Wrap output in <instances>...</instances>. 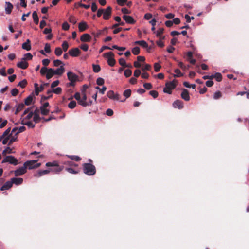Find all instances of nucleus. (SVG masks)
<instances>
[{
	"label": "nucleus",
	"mask_w": 249,
	"mask_h": 249,
	"mask_svg": "<svg viewBox=\"0 0 249 249\" xmlns=\"http://www.w3.org/2000/svg\"><path fill=\"white\" fill-rule=\"evenodd\" d=\"M83 172L89 176H92L96 173L95 167L89 163H84L83 165Z\"/></svg>",
	"instance_id": "obj_1"
},
{
	"label": "nucleus",
	"mask_w": 249,
	"mask_h": 249,
	"mask_svg": "<svg viewBox=\"0 0 249 249\" xmlns=\"http://www.w3.org/2000/svg\"><path fill=\"white\" fill-rule=\"evenodd\" d=\"M103 55L107 59V63L109 66H113L115 65L116 61L114 58V54L111 52L105 53Z\"/></svg>",
	"instance_id": "obj_2"
},
{
	"label": "nucleus",
	"mask_w": 249,
	"mask_h": 249,
	"mask_svg": "<svg viewBox=\"0 0 249 249\" xmlns=\"http://www.w3.org/2000/svg\"><path fill=\"white\" fill-rule=\"evenodd\" d=\"M37 160H28L24 162V165L26 168L29 169H32L39 167L41 165L40 163H36Z\"/></svg>",
	"instance_id": "obj_3"
},
{
	"label": "nucleus",
	"mask_w": 249,
	"mask_h": 249,
	"mask_svg": "<svg viewBox=\"0 0 249 249\" xmlns=\"http://www.w3.org/2000/svg\"><path fill=\"white\" fill-rule=\"evenodd\" d=\"M175 82V80L167 82L165 84V87L163 89L164 92L169 94H171V90L173 89L176 86Z\"/></svg>",
	"instance_id": "obj_4"
},
{
	"label": "nucleus",
	"mask_w": 249,
	"mask_h": 249,
	"mask_svg": "<svg viewBox=\"0 0 249 249\" xmlns=\"http://www.w3.org/2000/svg\"><path fill=\"white\" fill-rule=\"evenodd\" d=\"M9 162V163L16 165L18 163V160L13 156H7L3 160L2 163Z\"/></svg>",
	"instance_id": "obj_5"
},
{
	"label": "nucleus",
	"mask_w": 249,
	"mask_h": 249,
	"mask_svg": "<svg viewBox=\"0 0 249 249\" xmlns=\"http://www.w3.org/2000/svg\"><path fill=\"white\" fill-rule=\"evenodd\" d=\"M67 76L68 79L71 82L69 83V85L72 86H74V83L75 82L78 80V76L76 74L71 71H69L67 73Z\"/></svg>",
	"instance_id": "obj_6"
},
{
	"label": "nucleus",
	"mask_w": 249,
	"mask_h": 249,
	"mask_svg": "<svg viewBox=\"0 0 249 249\" xmlns=\"http://www.w3.org/2000/svg\"><path fill=\"white\" fill-rule=\"evenodd\" d=\"M112 8L110 6H108L106 10L104 9L103 18L105 20L108 19L111 15Z\"/></svg>",
	"instance_id": "obj_7"
},
{
	"label": "nucleus",
	"mask_w": 249,
	"mask_h": 249,
	"mask_svg": "<svg viewBox=\"0 0 249 249\" xmlns=\"http://www.w3.org/2000/svg\"><path fill=\"white\" fill-rule=\"evenodd\" d=\"M33 113V120L36 123H38L42 118L39 116V110L38 108H36Z\"/></svg>",
	"instance_id": "obj_8"
},
{
	"label": "nucleus",
	"mask_w": 249,
	"mask_h": 249,
	"mask_svg": "<svg viewBox=\"0 0 249 249\" xmlns=\"http://www.w3.org/2000/svg\"><path fill=\"white\" fill-rule=\"evenodd\" d=\"M26 167L23 165V166L21 167L17 170L14 171V174L16 176H18L23 175L26 172Z\"/></svg>",
	"instance_id": "obj_9"
},
{
	"label": "nucleus",
	"mask_w": 249,
	"mask_h": 249,
	"mask_svg": "<svg viewBox=\"0 0 249 249\" xmlns=\"http://www.w3.org/2000/svg\"><path fill=\"white\" fill-rule=\"evenodd\" d=\"M87 99V97L86 94V93L83 91H82L81 96V100L80 101V105L83 107H86L88 105L87 104L86 100Z\"/></svg>",
	"instance_id": "obj_10"
},
{
	"label": "nucleus",
	"mask_w": 249,
	"mask_h": 249,
	"mask_svg": "<svg viewBox=\"0 0 249 249\" xmlns=\"http://www.w3.org/2000/svg\"><path fill=\"white\" fill-rule=\"evenodd\" d=\"M80 53V51L78 48H74L69 51V53L72 57L78 56Z\"/></svg>",
	"instance_id": "obj_11"
},
{
	"label": "nucleus",
	"mask_w": 249,
	"mask_h": 249,
	"mask_svg": "<svg viewBox=\"0 0 249 249\" xmlns=\"http://www.w3.org/2000/svg\"><path fill=\"white\" fill-rule=\"evenodd\" d=\"M12 184H14L16 185H19L22 183L23 178H21L13 177L11 178Z\"/></svg>",
	"instance_id": "obj_12"
},
{
	"label": "nucleus",
	"mask_w": 249,
	"mask_h": 249,
	"mask_svg": "<svg viewBox=\"0 0 249 249\" xmlns=\"http://www.w3.org/2000/svg\"><path fill=\"white\" fill-rule=\"evenodd\" d=\"M17 66L18 67L22 69H25L28 67V63L26 61V60H22V58L21 61L17 64Z\"/></svg>",
	"instance_id": "obj_13"
},
{
	"label": "nucleus",
	"mask_w": 249,
	"mask_h": 249,
	"mask_svg": "<svg viewBox=\"0 0 249 249\" xmlns=\"http://www.w3.org/2000/svg\"><path fill=\"white\" fill-rule=\"evenodd\" d=\"M173 107L174 108H177L180 109L183 107V103L181 101L177 100L173 102Z\"/></svg>",
	"instance_id": "obj_14"
},
{
	"label": "nucleus",
	"mask_w": 249,
	"mask_h": 249,
	"mask_svg": "<svg viewBox=\"0 0 249 249\" xmlns=\"http://www.w3.org/2000/svg\"><path fill=\"white\" fill-rule=\"evenodd\" d=\"M107 97L111 99L118 100L119 99V95L115 94L112 90H109L107 92Z\"/></svg>",
	"instance_id": "obj_15"
},
{
	"label": "nucleus",
	"mask_w": 249,
	"mask_h": 249,
	"mask_svg": "<svg viewBox=\"0 0 249 249\" xmlns=\"http://www.w3.org/2000/svg\"><path fill=\"white\" fill-rule=\"evenodd\" d=\"M64 64L56 70L53 69V73L54 75H61L64 73Z\"/></svg>",
	"instance_id": "obj_16"
},
{
	"label": "nucleus",
	"mask_w": 249,
	"mask_h": 249,
	"mask_svg": "<svg viewBox=\"0 0 249 249\" xmlns=\"http://www.w3.org/2000/svg\"><path fill=\"white\" fill-rule=\"evenodd\" d=\"M181 98L186 101L190 100V96L188 90L186 89H183L181 94Z\"/></svg>",
	"instance_id": "obj_17"
},
{
	"label": "nucleus",
	"mask_w": 249,
	"mask_h": 249,
	"mask_svg": "<svg viewBox=\"0 0 249 249\" xmlns=\"http://www.w3.org/2000/svg\"><path fill=\"white\" fill-rule=\"evenodd\" d=\"M12 182L11 180L10 181H6L3 186L0 188L1 191L7 190L10 189L12 186Z\"/></svg>",
	"instance_id": "obj_18"
},
{
	"label": "nucleus",
	"mask_w": 249,
	"mask_h": 249,
	"mask_svg": "<svg viewBox=\"0 0 249 249\" xmlns=\"http://www.w3.org/2000/svg\"><path fill=\"white\" fill-rule=\"evenodd\" d=\"M22 48L26 51H30L31 49L30 40L29 39H27L26 41L22 44Z\"/></svg>",
	"instance_id": "obj_19"
},
{
	"label": "nucleus",
	"mask_w": 249,
	"mask_h": 249,
	"mask_svg": "<svg viewBox=\"0 0 249 249\" xmlns=\"http://www.w3.org/2000/svg\"><path fill=\"white\" fill-rule=\"evenodd\" d=\"M123 18L124 19L126 23L129 24H133L135 22V20L131 16L127 15H124Z\"/></svg>",
	"instance_id": "obj_20"
},
{
	"label": "nucleus",
	"mask_w": 249,
	"mask_h": 249,
	"mask_svg": "<svg viewBox=\"0 0 249 249\" xmlns=\"http://www.w3.org/2000/svg\"><path fill=\"white\" fill-rule=\"evenodd\" d=\"M5 4L6 5V6L5 7V12L7 14H10L11 13L12 10L13 8V6L9 2H6Z\"/></svg>",
	"instance_id": "obj_21"
},
{
	"label": "nucleus",
	"mask_w": 249,
	"mask_h": 249,
	"mask_svg": "<svg viewBox=\"0 0 249 249\" xmlns=\"http://www.w3.org/2000/svg\"><path fill=\"white\" fill-rule=\"evenodd\" d=\"M52 171H53L52 169L44 170H39L38 171L37 174L35 175V176L40 177L45 175H47L48 174Z\"/></svg>",
	"instance_id": "obj_22"
},
{
	"label": "nucleus",
	"mask_w": 249,
	"mask_h": 249,
	"mask_svg": "<svg viewBox=\"0 0 249 249\" xmlns=\"http://www.w3.org/2000/svg\"><path fill=\"white\" fill-rule=\"evenodd\" d=\"M34 87L35 89V93L36 95H37L39 92L42 91L44 89L43 85H41L39 87L37 83L34 84Z\"/></svg>",
	"instance_id": "obj_23"
},
{
	"label": "nucleus",
	"mask_w": 249,
	"mask_h": 249,
	"mask_svg": "<svg viewBox=\"0 0 249 249\" xmlns=\"http://www.w3.org/2000/svg\"><path fill=\"white\" fill-rule=\"evenodd\" d=\"M91 39L90 36L88 34H84L81 36V40L83 42L89 41Z\"/></svg>",
	"instance_id": "obj_24"
},
{
	"label": "nucleus",
	"mask_w": 249,
	"mask_h": 249,
	"mask_svg": "<svg viewBox=\"0 0 249 249\" xmlns=\"http://www.w3.org/2000/svg\"><path fill=\"white\" fill-rule=\"evenodd\" d=\"M88 28V25L85 22L82 21L79 23L78 28L80 32L85 31Z\"/></svg>",
	"instance_id": "obj_25"
},
{
	"label": "nucleus",
	"mask_w": 249,
	"mask_h": 249,
	"mask_svg": "<svg viewBox=\"0 0 249 249\" xmlns=\"http://www.w3.org/2000/svg\"><path fill=\"white\" fill-rule=\"evenodd\" d=\"M53 75H54L53 73V69L49 68L46 74V77L47 79H50L51 78Z\"/></svg>",
	"instance_id": "obj_26"
},
{
	"label": "nucleus",
	"mask_w": 249,
	"mask_h": 249,
	"mask_svg": "<svg viewBox=\"0 0 249 249\" xmlns=\"http://www.w3.org/2000/svg\"><path fill=\"white\" fill-rule=\"evenodd\" d=\"M163 28H160L156 32V36H158L160 38L164 39V36H161V35L163 34Z\"/></svg>",
	"instance_id": "obj_27"
},
{
	"label": "nucleus",
	"mask_w": 249,
	"mask_h": 249,
	"mask_svg": "<svg viewBox=\"0 0 249 249\" xmlns=\"http://www.w3.org/2000/svg\"><path fill=\"white\" fill-rule=\"evenodd\" d=\"M33 18L36 24H38L39 22V18L36 11L33 12L32 14Z\"/></svg>",
	"instance_id": "obj_28"
},
{
	"label": "nucleus",
	"mask_w": 249,
	"mask_h": 249,
	"mask_svg": "<svg viewBox=\"0 0 249 249\" xmlns=\"http://www.w3.org/2000/svg\"><path fill=\"white\" fill-rule=\"evenodd\" d=\"M135 43L136 44H139L144 48L148 47L147 43H146V41H145L144 40L136 41L135 42Z\"/></svg>",
	"instance_id": "obj_29"
},
{
	"label": "nucleus",
	"mask_w": 249,
	"mask_h": 249,
	"mask_svg": "<svg viewBox=\"0 0 249 249\" xmlns=\"http://www.w3.org/2000/svg\"><path fill=\"white\" fill-rule=\"evenodd\" d=\"M211 77H212L213 78H215L216 80L218 82L221 81L222 80V75L219 72H217L214 75H212Z\"/></svg>",
	"instance_id": "obj_30"
},
{
	"label": "nucleus",
	"mask_w": 249,
	"mask_h": 249,
	"mask_svg": "<svg viewBox=\"0 0 249 249\" xmlns=\"http://www.w3.org/2000/svg\"><path fill=\"white\" fill-rule=\"evenodd\" d=\"M24 107V104L23 103H21L18 104L17 107L15 111V114H17L18 112L20 111Z\"/></svg>",
	"instance_id": "obj_31"
},
{
	"label": "nucleus",
	"mask_w": 249,
	"mask_h": 249,
	"mask_svg": "<svg viewBox=\"0 0 249 249\" xmlns=\"http://www.w3.org/2000/svg\"><path fill=\"white\" fill-rule=\"evenodd\" d=\"M67 156L71 159V160L78 161L81 160V158L78 156L75 155H67Z\"/></svg>",
	"instance_id": "obj_32"
},
{
	"label": "nucleus",
	"mask_w": 249,
	"mask_h": 249,
	"mask_svg": "<svg viewBox=\"0 0 249 249\" xmlns=\"http://www.w3.org/2000/svg\"><path fill=\"white\" fill-rule=\"evenodd\" d=\"M33 100V96L31 95H29L27 98H26L25 100V104L26 105L29 106L30 105Z\"/></svg>",
	"instance_id": "obj_33"
},
{
	"label": "nucleus",
	"mask_w": 249,
	"mask_h": 249,
	"mask_svg": "<svg viewBox=\"0 0 249 249\" xmlns=\"http://www.w3.org/2000/svg\"><path fill=\"white\" fill-rule=\"evenodd\" d=\"M33 56L31 53H28L24 55L22 57V60H31L32 59Z\"/></svg>",
	"instance_id": "obj_34"
},
{
	"label": "nucleus",
	"mask_w": 249,
	"mask_h": 249,
	"mask_svg": "<svg viewBox=\"0 0 249 249\" xmlns=\"http://www.w3.org/2000/svg\"><path fill=\"white\" fill-rule=\"evenodd\" d=\"M63 164L65 165H68L70 167L77 166V165L76 163L71 161H64Z\"/></svg>",
	"instance_id": "obj_35"
},
{
	"label": "nucleus",
	"mask_w": 249,
	"mask_h": 249,
	"mask_svg": "<svg viewBox=\"0 0 249 249\" xmlns=\"http://www.w3.org/2000/svg\"><path fill=\"white\" fill-rule=\"evenodd\" d=\"M46 166L47 167H58V163L57 161H54L53 162H47L46 163Z\"/></svg>",
	"instance_id": "obj_36"
},
{
	"label": "nucleus",
	"mask_w": 249,
	"mask_h": 249,
	"mask_svg": "<svg viewBox=\"0 0 249 249\" xmlns=\"http://www.w3.org/2000/svg\"><path fill=\"white\" fill-rule=\"evenodd\" d=\"M93 70L94 72L97 73L101 70L100 66L99 65L92 64Z\"/></svg>",
	"instance_id": "obj_37"
},
{
	"label": "nucleus",
	"mask_w": 249,
	"mask_h": 249,
	"mask_svg": "<svg viewBox=\"0 0 249 249\" xmlns=\"http://www.w3.org/2000/svg\"><path fill=\"white\" fill-rule=\"evenodd\" d=\"M175 74L173 75L174 77H179L183 76V74L181 72L180 70L178 69H177L175 70Z\"/></svg>",
	"instance_id": "obj_38"
},
{
	"label": "nucleus",
	"mask_w": 249,
	"mask_h": 249,
	"mask_svg": "<svg viewBox=\"0 0 249 249\" xmlns=\"http://www.w3.org/2000/svg\"><path fill=\"white\" fill-rule=\"evenodd\" d=\"M65 170L67 171L70 174H76L78 173V171L74 170L73 168L71 167H66L65 168Z\"/></svg>",
	"instance_id": "obj_39"
},
{
	"label": "nucleus",
	"mask_w": 249,
	"mask_h": 249,
	"mask_svg": "<svg viewBox=\"0 0 249 249\" xmlns=\"http://www.w3.org/2000/svg\"><path fill=\"white\" fill-rule=\"evenodd\" d=\"M221 96H222L221 93L220 91H217L214 93V94L213 95V98L214 99L217 100V99H218L220 98H221Z\"/></svg>",
	"instance_id": "obj_40"
},
{
	"label": "nucleus",
	"mask_w": 249,
	"mask_h": 249,
	"mask_svg": "<svg viewBox=\"0 0 249 249\" xmlns=\"http://www.w3.org/2000/svg\"><path fill=\"white\" fill-rule=\"evenodd\" d=\"M131 94V90L129 89H126L124 91L123 95L126 98L129 97Z\"/></svg>",
	"instance_id": "obj_41"
},
{
	"label": "nucleus",
	"mask_w": 249,
	"mask_h": 249,
	"mask_svg": "<svg viewBox=\"0 0 249 249\" xmlns=\"http://www.w3.org/2000/svg\"><path fill=\"white\" fill-rule=\"evenodd\" d=\"M62 50L61 48L60 47H57L55 48V54L57 55V56H60L62 54Z\"/></svg>",
	"instance_id": "obj_42"
},
{
	"label": "nucleus",
	"mask_w": 249,
	"mask_h": 249,
	"mask_svg": "<svg viewBox=\"0 0 249 249\" xmlns=\"http://www.w3.org/2000/svg\"><path fill=\"white\" fill-rule=\"evenodd\" d=\"M63 167H60L58 166V167H56V168L52 169L53 171L51 172H54L56 174H58L63 170Z\"/></svg>",
	"instance_id": "obj_43"
},
{
	"label": "nucleus",
	"mask_w": 249,
	"mask_h": 249,
	"mask_svg": "<svg viewBox=\"0 0 249 249\" xmlns=\"http://www.w3.org/2000/svg\"><path fill=\"white\" fill-rule=\"evenodd\" d=\"M27 83V81L25 79H24L20 82H19L18 86L22 88H23L25 87Z\"/></svg>",
	"instance_id": "obj_44"
},
{
	"label": "nucleus",
	"mask_w": 249,
	"mask_h": 249,
	"mask_svg": "<svg viewBox=\"0 0 249 249\" xmlns=\"http://www.w3.org/2000/svg\"><path fill=\"white\" fill-rule=\"evenodd\" d=\"M10 131H11V129L10 128H8V129H7L3 133L2 135L3 136H4V137H7V136H9V138L10 137V136L12 135V133H11L10 134Z\"/></svg>",
	"instance_id": "obj_45"
},
{
	"label": "nucleus",
	"mask_w": 249,
	"mask_h": 249,
	"mask_svg": "<svg viewBox=\"0 0 249 249\" xmlns=\"http://www.w3.org/2000/svg\"><path fill=\"white\" fill-rule=\"evenodd\" d=\"M49 69H48L46 67H43L40 71V74L42 75H44L45 74H46Z\"/></svg>",
	"instance_id": "obj_46"
},
{
	"label": "nucleus",
	"mask_w": 249,
	"mask_h": 249,
	"mask_svg": "<svg viewBox=\"0 0 249 249\" xmlns=\"http://www.w3.org/2000/svg\"><path fill=\"white\" fill-rule=\"evenodd\" d=\"M76 106V103L74 101H72L70 102L68 104V107L69 108L71 109L74 108Z\"/></svg>",
	"instance_id": "obj_47"
},
{
	"label": "nucleus",
	"mask_w": 249,
	"mask_h": 249,
	"mask_svg": "<svg viewBox=\"0 0 249 249\" xmlns=\"http://www.w3.org/2000/svg\"><path fill=\"white\" fill-rule=\"evenodd\" d=\"M17 137L15 136H10L9 137V142H8V145H11L13 142H15L17 140Z\"/></svg>",
	"instance_id": "obj_48"
},
{
	"label": "nucleus",
	"mask_w": 249,
	"mask_h": 249,
	"mask_svg": "<svg viewBox=\"0 0 249 249\" xmlns=\"http://www.w3.org/2000/svg\"><path fill=\"white\" fill-rule=\"evenodd\" d=\"M132 53L134 55H137L140 53V48L139 47H135L132 49Z\"/></svg>",
	"instance_id": "obj_49"
},
{
	"label": "nucleus",
	"mask_w": 249,
	"mask_h": 249,
	"mask_svg": "<svg viewBox=\"0 0 249 249\" xmlns=\"http://www.w3.org/2000/svg\"><path fill=\"white\" fill-rule=\"evenodd\" d=\"M63 50L64 52H66L69 48V45L67 41H64L62 44Z\"/></svg>",
	"instance_id": "obj_50"
},
{
	"label": "nucleus",
	"mask_w": 249,
	"mask_h": 249,
	"mask_svg": "<svg viewBox=\"0 0 249 249\" xmlns=\"http://www.w3.org/2000/svg\"><path fill=\"white\" fill-rule=\"evenodd\" d=\"M44 51L47 53L51 52V47L49 43H46L44 47Z\"/></svg>",
	"instance_id": "obj_51"
},
{
	"label": "nucleus",
	"mask_w": 249,
	"mask_h": 249,
	"mask_svg": "<svg viewBox=\"0 0 249 249\" xmlns=\"http://www.w3.org/2000/svg\"><path fill=\"white\" fill-rule=\"evenodd\" d=\"M81 94L79 92H76L74 95V98L77 101H78V102L79 104H80V100H81Z\"/></svg>",
	"instance_id": "obj_52"
},
{
	"label": "nucleus",
	"mask_w": 249,
	"mask_h": 249,
	"mask_svg": "<svg viewBox=\"0 0 249 249\" xmlns=\"http://www.w3.org/2000/svg\"><path fill=\"white\" fill-rule=\"evenodd\" d=\"M40 111L41 113L43 115H47L49 112V109L47 108H42L41 107H40Z\"/></svg>",
	"instance_id": "obj_53"
},
{
	"label": "nucleus",
	"mask_w": 249,
	"mask_h": 249,
	"mask_svg": "<svg viewBox=\"0 0 249 249\" xmlns=\"http://www.w3.org/2000/svg\"><path fill=\"white\" fill-rule=\"evenodd\" d=\"M12 150L9 147H6L3 151L2 154L5 155L6 153L11 154L12 153Z\"/></svg>",
	"instance_id": "obj_54"
},
{
	"label": "nucleus",
	"mask_w": 249,
	"mask_h": 249,
	"mask_svg": "<svg viewBox=\"0 0 249 249\" xmlns=\"http://www.w3.org/2000/svg\"><path fill=\"white\" fill-rule=\"evenodd\" d=\"M27 115L24 117V118L27 121H29L33 116V111L30 112L29 113L26 114Z\"/></svg>",
	"instance_id": "obj_55"
},
{
	"label": "nucleus",
	"mask_w": 249,
	"mask_h": 249,
	"mask_svg": "<svg viewBox=\"0 0 249 249\" xmlns=\"http://www.w3.org/2000/svg\"><path fill=\"white\" fill-rule=\"evenodd\" d=\"M96 83L97 85L101 86L104 84V80L101 77H99L97 79Z\"/></svg>",
	"instance_id": "obj_56"
},
{
	"label": "nucleus",
	"mask_w": 249,
	"mask_h": 249,
	"mask_svg": "<svg viewBox=\"0 0 249 249\" xmlns=\"http://www.w3.org/2000/svg\"><path fill=\"white\" fill-rule=\"evenodd\" d=\"M132 74V71L129 69H126L124 72V75L126 77H130Z\"/></svg>",
	"instance_id": "obj_57"
},
{
	"label": "nucleus",
	"mask_w": 249,
	"mask_h": 249,
	"mask_svg": "<svg viewBox=\"0 0 249 249\" xmlns=\"http://www.w3.org/2000/svg\"><path fill=\"white\" fill-rule=\"evenodd\" d=\"M62 91V89L60 87H57L55 89H53V92L55 94H60Z\"/></svg>",
	"instance_id": "obj_58"
},
{
	"label": "nucleus",
	"mask_w": 249,
	"mask_h": 249,
	"mask_svg": "<svg viewBox=\"0 0 249 249\" xmlns=\"http://www.w3.org/2000/svg\"><path fill=\"white\" fill-rule=\"evenodd\" d=\"M25 124V125L28 126L29 128H34L35 126V124H34L30 121H27V122Z\"/></svg>",
	"instance_id": "obj_59"
},
{
	"label": "nucleus",
	"mask_w": 249,
	"mask_h": 249,
	"mask_svg": "<svg viewBox=\"0 0 249 249\" xmlns=\"http://www.w3.org/2000/svg\"><path fill=\"white\" fill-rule=\"evenodd\" d=\"M150 95H151L153 98H155L158 97V93L155 90H151L149 92Z\"/></svg>",
	"instance_id": "obj_60"
},
{
	"label": "nucleus",
	"mask_w": 249,
	"mask_h": 249,
	"mask_svg": "<svg viewBox=\"0 0 249 249\" xmlns=\"http://www.w3.org/2000/svg\"><path fill=\"white\" fill-rule=\"evenodd\" d=\"M119 64L124 67H127V66L126 65V62L124 59L120 58L119 60Z\"/></svg>",
	"instance_id": "obj_61"
},
{
	"label": "nucleus",
	"mask_w": 249,
	"mask_h": 249,
	"mask_svg": "<svg viewBox=\"0 0 249 249\" xmlns=\"http://www.w3.org/2000/svg\"><path fill=\"white\" fill-rule=\"evenodd\" d=\"M185 18L186 19V22L187 23H190L191 22V19H194V17L192 16L190 17L188 15L186 14L184 16Z\"/></svg>",
	"instance_id": "obj_62"
},
{
	"label": "nucleus",
	"mask_w": 249,
	"mask_h": 249,
	"mask_svg": "<svg viewBox=\"0 0 249 249\" xmlns=\"http://www.w3.org/2000/svg\"><path fill=\"white\" fill-rule=\"evenodd\" d=\"M70 28V25L67 22H64L62 24V29L64 30H68Z\"/></svg>",
	"instance_id": "obj_63"
},
{
	"label": "nucleus",
	"mask_w": 249,
	"mask_h": 249,
	"mask_svg": "<svg viewBox=\"0 0 249 249\" xmlns=\"http://www.w3.org/2000/svg\"><path fill=\"white\" fill-rule=\"evenodd\" d=\"M151 68V66L149 64H145L142 67V70L143 71L149 70Z\"/></svg>",
	"instance_id": "obj_64"
}]
</instances>
